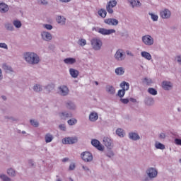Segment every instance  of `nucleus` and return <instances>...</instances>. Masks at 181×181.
Segmentation results:
<instances>
[{
	"label": "nucleus",
	"instance_id": "nucleus-40",
	"mask_svg": "<svg viewBox=\"0 0 181 181\" xmlns=\"http://www.w3.org/2000/svg\"><path fill=\"white\" fill-rule=\"evenodd\" d=\"M148 93H149V94L151 95H156L158 94V91L153 88H149L148 89Z\"/></svg>",
	"mask_w": 181,
	"mask_h": 181
},
{
	"label": "nucleus",
	"instance_id": "nucleus-55",
	"mask_svg": "<svg viewBox=\"0 0 181 181\" xmlns=\"http://www.w3.org/2000/svg\"><path fill=\"white\" fill-rule=\"evenodd\" d=\"M165 137L166 135L165 134V133H160L159 135V138H160L161 139H165Z\"/></svg>",
	"mask_w": 181,
	"mask_h": 181
},
{
	"label": "nucleus",
	"instance_id": "nucleus-3",
	"mask_svg": "<svg viewBox=\"0 0 181 181\" xmlns=\"http://www.w3.org/2000/svg\"><path fill=\"white\" fill-rule=\"evenodd\" d=\"M90 45L93 50H101V47H103V41L100 38L95 37L90 40Z\"/></svg>",
	"mask_w": 181,
	"mask_h": 181
},
{
	"label": "nucleus",
	"instance_id": "nucleus-19",
	"mask_svg": "<svg viewBox=\"0 0 181 181\" xmlns=\"http://www.w3.org/2000/svg\"><path fill=\"white\" fill-rule=\"evenodd\" d=\"M128 2L133 8H139L142 6V4L139 0H128Z\"/></svg>",
	"mask_w": 181,
	"mask_h": 181
},
{
	"label": "nucleus",
	"instance_id": "nucleus-4",
	"mask_svg": "<svg viewBox=\"0 0 181 181\" xmlns=\"http://www.w3.org/2000/svg\"><path fill=\"white\" fill-rule=\"evenodd\" d=\"M141 42L145 46H153L155 40L151 35L147 34L141 37Z\"/></svg>",
	"mask_w": 181,
	"mask_h": 181
},
{
	"label": "nucleus",
	"instance_id": "nucleus-20",
	"mask_svg": "<svg viewBox=\"0 0 181 181\" xmlns=\"http://www.w3.org/2000/svg\"><path fill=\"white\" fill-rule=\"evenodd\" d=\"M97 119H98V113H97V112H91L89 114V121H90V122H95Z\"/></svg>",
	"mask_w": 181,
	"mask_h": 181
},
{
	"label": "nucleus",
	"instance_id": "nucleus-52",
	"mask_svg": "<svg viewBox=\"0 0 181 181\" xmlns=\"http://www.w3.org/2000/svg\"><path fill=\"white\" fill-rule=\"evenodd\" d=\"M175 145H178L181 146V139H175L174 141Z\"/></svg>",
	"mask_w": 181,
	"mask_h": 181
},
{
	"label": "nucleus",
	"instance_id": "nucleus-38",
	"mask_svg": "<svg viewBox=\"0 0 181 181\" xmlns=\"http://www.w3.org/2000/svg\"><path fill=\"white\" fill-rule=\"evenodd\" d=\"M0 179L2 181H11V178L4 173L0 174Z\"/></svg>",
	"mask_w": 181,
	"mask_h": 181
},
{
	"label": "nucleus",
	"instance_id": "nucleus-11",
	"mask_svg": "<svg viewBox=\"0 0 181 181\" xmlns=\"http://www.w3.org/2000/svg\"><path fill=\"white\" fill-rule=\"evenodd\" d=\"M161 87L165 91H169L173 88V83L169 81H164L161 83Z\"/></svg>",
	"mask_w": 181,
	"mask_h": 181
},
{
	"label": "nucleus",
	"instance_id": "nucleus-17",
	"mask_svg": "<svg viewBox=\"0 0 181 181\" xmlns=\"http://www.w3.org/2000/svg\"><path fill=\"white\" fill-rule=\"evenodd\" d=\"M105 23L110 26H117L118 25V20L115 18H107L105 19Z\"/></svg>",
	"mask_w": 181,
	"mask_h": 181
},
{
	"label": "nucleus",
	"instance_id": "nucleus-28",
	"mask_svg": "<svg viewBox=\"0 0 181 181\" xmlns=\"http://www.w3.org/2000/svg\"><path fill=\"white\" fill-rule=\"evenodd\" d=\"M33 91L35 93H40L43 90V87L40 84H35L33 88Z\"/></svg>",
	"mask_w": 181,
	"mask_h": 181
},
{
	"label": "nucleus",
	"instance_id": "nucleus-43",
	"mask_svg": "<svg viewBox=\"0 0 181 181\" xmlns=\"http://www.w3.org/2000/svg\"><path fill=\"white\" fill-rule=\"evenodd\" d=\"M117 95L118 97H119V98H122V97H124V95H125V90L120 89L118 90L117 92Z\"/></svg>",
	"mask_w": 181,
	"mask_h": 181
},
{
	"label": "nucleus",
	"instance_id": "nucleus-48",
	"mask_svg": "<svg viewBox=\"0 0 181 181\" xmlns=\"http://www.w3.org/2000/svg\"><path fill=\"white\" fill-rule=\"evenodd\" d=\"M0 49H5L6 50H8V45H6L5 42H1Z\"/></svg>",
	"mask_w": 181,
	"mask_h": 181
},
{
	"label": "nucleus",
	"instance_id": "nucleus-42",
	"mask_svg": "<svg viewBox=\"0 0 181 181\" xmlns=\"http://www.w3.org/2000/svg\"><path fill=\"white\" fill-rule=\"evenodd\" d=\"M68 124L69 125L73 126V125H76V124H77V120L76 119V118H71L69 120H68Z\"/></svg>",
	"mask_w": 181,
	"mask_h": 181
},
{
	"label": "nucleus",
	"instance_id": "nucleus-27",
	"mask_svg": "<svg viewBox=\"0 0 181 181\" xmlns=\"http://www.w3.org/2000/svg\"><path fill=\"white\" fill-rule=\"evenodd\" d=\"M120 87L122 88V90L128 91V90H129V83L123 81L120 83Z\"/></svg>",
	"mask_w": 181,
	"mask_h": 181
},
{
	"label": "nucleus",
	"instance_id": "nucleus-29",
	"mask_svg": "<svg viewBox=\"0 0 181 181\" xmlns=\"http://www.w3.org/2000/svg\"><path fill=\"white\" fill-rule=\"evenodd\" d=\"M154 146L156 149H160V151H163L165 148V145L159 141H156Z\"/></svg>",
	"mask_w": 181,
	"mask_h": 181
},
{
	"label": "nucleus",
	"instance_id": "nucleus-45",
	"mask_svg": "<svg viewBox=\"0 0 181 181\" xmlns=\"http://www.w3.org/2000/svg\"><path fill=\"white\" fill-rule=\"evenodd\" d=\"M79 46H86L87 45V41L84 39H81L78 40Z\"/></svg>",
	"mask_w": 181,
	"mask_h": 181
},
{
	"label": "nucleus",
	"instance_id": "nucleus-56",
	"mask_svg": "<svg viewBox=\"0 0 181 181\" xmlns=\"http://www.w3.org/2000/svg\"><path fill=\"white\" fill-rule=\"evenodd\" d=\"M59 1L62 4H69V2H71V0H59Z\"/></svg>",
	"mask_w": 181,
	"mask_h": 181
},
{
	"label": "nucleus",
	"instance_id": "nucleus-54",
	"mask_svg": "<svg viewBox=\"0 0 181 181\" xmlns=\"http://www.w3.org/2000/svg\"><path fill=\"white\" fill-rule=\"evenodd\" d=\"M107 156H108V158H112V156H114V152H112L111 151L107 152Z\"/></svg>",
	"mask_w": 181,
	"mask_h": 181
},
{
	"label": "nucleus",
	"instance_id": "nucleus-1",
	"mask_svg": "<svg viewBox=\"0 0 181 181\" xmlns=\"http://www.w3.org/2000/svg\"><path fill=\"white\" fill-rule=\"evenodd\" d=\"M23 59L25 63L31 66H36L40 63V57L35 52H25L23 54Z\"/></svg>",
	"mask_w": 181,
	"mask_h": 181
},
{
	"label": "nucleus",
	"instance_id": "nucleus-46",
	"mask_svg": "<svg viewBox=\"0 0 181 181\" xmlns=\"http://www.w3.org/2000/svg\"><path fill=\"white\" fill-rule=\"evenodd\" d=\"M143 82H144L145 84H148V86H149V84H152V83H153L152 79L148 78H145L143 80Z\"/></svg>",
	"mask_w": 181,
	"mask_h": 181
},
{
	"label": "nucleus",
	"instance_id": "nucleus-23",
	"mask_svg": "<svg viewBox=\"0 0 181 181\" xmlns=\"http://www.w3.org/2000/svg\"><path fill=\"white\" fill-rule=\"evenodd\" d=\"M141 56L143 57V59H145L146 60H148V62L152 60V55L151 53L146 52V51H142L141 52Z\"/></svg>",
	"mask_w": 181,
	"mask_h": 181
},
{
	"label": "nucleus",
	"instance_id": "nucleus-13",
	"mask_svg": "<svg viewBox=\"0 0 181 181\" xmlns=\"http://www.w3.org/2000/svg\"><path fill=\"white\" fill-rule=\"evenodd\" d=\"M41 37L42 40H45V42H50L52 39V34L47 31H42Z\"/></svg>",
	"mask_w": 181,
	"mask_h": 181
},
{
	"label": "nucleus",
	"instance_id": "nucleus-35",
	"mask_svg": "<svg viewBox=\"0 0 181 181\" xmlns=\"http://www.w3.org/2000/svg\"><path fill=\"white\" fill-rule=\"evenodd\" d=\"M13 25L16 28V29H21V28H22V22L19 20H14L13 21Z\"/></svg>",
	"mask_w": 181,
	"mask_h": 181
},
{
	"label": "nucleus",
	"instance_id": "nucleus-34",
	"mask_svg": "<svg viewBox=\"0 0 181 181\" xmlns=\"http://www.w3.org/2000/svg\"><path fill=\"white\" fill-rule=\"evenodd\" d=\"M7 174L8 176H11V177H15V176H16V171L13 168H8L7 170Z\"/></svg>",
	"mask_w": 181,
	"mask_h": 181
},
{
	"label": "nucleus",
	"instance_id": "nucleus-31",
	"mask_svg": "<svg viewBox=\"0 0 181 181\" xmlns=\"http://www.w3.org/2000/svg\"><path fill=\"white\" fill-rule=\"evenodd\" d=\"M76 62L75 58H66L64 59V63H65V64H74Z\"/></svg>",
	"mask_w": 181,
	"mask_h": 181
},
{
	"label": "nucleus",
	"instance_id": "nucleus-7",
	"mask_svg": "<svg viewBox=\"0 0 181 181\" xmlns=\"http://www.w3.org/2000/svg\"><path fill=\"white\" fill-rule=\"evenodd\" d=\"M115 59H116V60H117L118 62H122V60H124L125 54L124 52V50L121 49H117L115 54Z\"/></svg>",
	"mask_w": 181,
	"mask_h": 181
},
{
	"label": "nucleus",
	"instance_id": "nucleus-57",
	"mask_svg": "<svg viewBox=\"0 0 181 181\" xmlns=\"http://www.w3.org/2000/svg\"><path fill=\"white\" fill-rule=\"evenodd\" d=\"M82 169H83V170L85 172H88L90 170V169L88 168V167L86 166V165H82Z\"/></svg>",
	"mask_w": 181,
	"mask_h": 181
},
{
	"label": "nucleus",
	"instance_id": "nucleus-5",
	"mask_svg": "<svg viewBox=\"0 0 181 181\" xmlns=\"http://www.w3.org/2000/svg\"><path fill=\"white\" fill-rule=\"evenodd\" d=\"M172 12L168 8H163L160 11V17L161 19H170Z\"/></svg>",
	"mask_w": 181,
	"mask_h": 181
},
{
	"label": "nucleus",
	"instance_id": "nucleus-12",
	"mask_svg": "<svg viewBox=\"0 0 181 181\" xmlns=\"http://www.w3.org/2000/svg\"><path fill=\"white\" fill-rule=\"evenodd\" d=\"M146 174L150 177V179H155L158 176V170L154 168H149L146 170Z\"/></svg>",
	"mask_w": 181,
	"mask_h": 181
},
{
	"label": "nucleus",
	"instance_id": "nucleus-49",
	"mask_svg": "<svg viewBox=\"0 0 181 181\" xmlns=\"http://www.w3.org/2000/svg\"><path fill=\"white\" fill-rule=\"evenodd\" d=\"M175 60H176L177 63H178V64H180L181 65V55L179 54V55H177L175 57Z\"/></svg>",
	"mask_w": 181,
	"mask_h": 181
},
{
	"label": "nucleus",
	"instance_id": "nucleus-60",
	"mask_svg": "<svg viewBox=\"0 0 181 181\" xmlns=\"http://www.w3.org/2000/svg\"><path fill=\"white\" fill-rule=\"evenodd\" d=\"M129 101H131L132 103H136V99L134 98H130Z\"/></svg>",
	"mask_w": 181,
	"mask_h": 181
},
{
	"label": "nucleus",
	"instance_id": "nucleus-24",
	"mask_svg": "<svg viewBox=\"0 0 181 181\" xmlns=\"http://www.w3.org/2000/svg\"><path fill=\"white\" fill-rule=\"evenodd\" d=\"M9 11V7L5 3H0L1 13H6Z\"/></svg>",
	"mask_w": 181,
	"mask_h": 181
},
{
	"label": "nucleus",
	"instance_id": "nucleus-50",
	"mask_svg": "<svg viewBox=\"0 0 181 181\" xmlns=\"http://www.w3.org/2000/svg\"><path fill=\"white\" fill-rule=\"evenodd\" d=\"M69 170H74V169H76V163H71L70 165H69Z\"/></svg>",
	"mask_w": 181,
	"mask_h": 181
},
{
	"label": "nucleus",
	"instance_id": "nucleus-62",
	"mask_svg": "<svg viewBox=\"0 0 181 181\" xmlns=\"http://www.w3.org/2000/svg\"><path fill=\"white\" fill-rule=\"evenodd\" d=\"M69 161V158H64L62 159V162H68Z\"/></svg>",
	"mask_w": 181,
	"mask_h": 181
},
{
	"label": "nucleus",
	"instance_id": "nucleus-32",
	"mask_svg": "<svg viewBox=\"0 0 181 181\" xmlns=\"http://www.w3.org/2000/svg\"><path fill=\"white\" fill-rule=\"evenodd\" d=\"M115 73L117 76H122L124 75V73H125V69L122 67H118L115 69Z\"/></svg>",
	"mask_w": 181,
	"mask_h": 181
},
{
	"label": "nucleus",
	"instance_id": "nucleus-10",
	"mask_svg": "<svg viewBox=\"0 0 181 181\" xmlns=\"http://www.w3.org/2000/svg\"><path fill=\"white\" fill-rule=\"evenodd\" d=\"M103 144L107 149H112L114 148V143L112 142V140L111 139V137H104L103 138Z\"/></svg>",
	"mask_w": 181,
	"mask_h": 181
},
{
	"label": "nucleus",
	"instance_id": "nucleus-44",
	"mask_svg": "<svg viewBox=\"0 0 181 181\" xmlns=\"http://www.w3.org/2000/svg\"><path fill=\"white\" fill-rule=\"evenodd\" d=\"M42 28L47 29V30H52V29H53V25L50 24H43Z\"/></svg>",
	"mask_w": 181,
	"mask_h": 181
},
{
	"label": "nucleus",
	"instance_id": "nucleus-51",
	"mask_svg": "<svg viewBox=\"0 0 181 181\" xmlns=\"http://www.w3.org/2000/svg\"><path fill=\"white\" fill-rule=\"evenodd\" d=\"M121 103L123 104H128L129 103V100L128 98H121L120 99Z\"/></svg>",
	"mask_w": 181,
	"mask_h": 181
},
{
	"label": "nucleus",
	"instance_id": "nucleus-47",
	"mask_svg": "<svg viewBox=\"0 0 181 181\" xmlns=\"http://www.w3.org/2000/svg\"><path fill=\"white\" fill-rule=\"evenodd\" d=\"M30 124L33 125V127H39V122L35 119H31L30 120Z\"/></svg>",
	"mask_w": 181,
	"mask_h": 181
},
{
	"label": "nucleus",
	"instance_id": "nucleus-41",
	"mask_svg": "<svg viewBox=\"0 0 181 181\" xmlns=\"http://www.w3.org/2000/svg\"><path fill=\"white\" fill-rule=\"evenodd\" d=\"M5 28L7 30H10V32H13V30H15V28L11 23L6 24Z\"/></svg>",
	"mask_w": 181,
	"mask_h": 181
},
{
	"label": "nucleus",
	"instance_id": "nucleus-14",
	"mask_svg": "<svg viewBox=\"0 0 181 181\" xmlns=\"http://www.w3.org/2000/svg\"><path fill=\"white\" fill-rule=\"evenodd\" d=\"M91 145H93V146L96 148V149H98V151H104V146H103L100 141L97 139H92Z\"/></svg>",
	"mask_w": 181,
	"mask_h": 181
},
{
	"label": "nucleus",
	"instance_id": "nucleus-26",
	"mask_svg": "<svg viewBox=\"0 0 181 181\" xmlns=\"http://www.w3.org/2000/svg\"><path fill=\"white\" fill-rule=\"evenodd\" d=\"M56 21L59 25H66V18L62 16H57L56 18Z\"/></svg>",
	"mask_w": 181,
	"mask_h": 181
},
{
	"label": "nucleus",
	"instance_id": "nucleus-18",
	"mask_svg": "<svg viewBox=\"0 0 181 181\" xmlns=\"http://www.w3.org/2000/svg\"><path fill=\"white\" fill-rule=\"evenodd\" d=\"M129 139H132V141H139L141 139V136H139V134L135 132H132L129 133Z\"/></svg>",
	"mask_w": 181,
	"mask_h": 181
},
{
	"label": "nucleus",
	"instance_id": "nucleus-15",
	"mask_svg": "<svg viewBox=\"0 0 181 181\" xmlns=\"http://www.w3.org/2000/svg\"><path fill=\"white\" fill-rule=\"evenodd\" d=\"M58 117L60 119H67V118H71L73 114L70 112H61L58 114Z\"/></svg>",
	"mask_w": 181,
	"mask_h": 181
},
{
	"label": "nucleus",
	"instance_id": "nucleus-61",
	"mask_svg": "<svg viewBox=\"0 0 181 181\" xmlns=\"http://www.w3.org/2000/svg\"><path fill=\"white\" fill-rule=\"evenodd\" d=\"M127 56H134V54H132V52H131L129 51H127Z\"/></svg>",
	"mask_w": 181,
	"mask_h": 181
},
{
	"label": "nucleus",
	"instance_id": "nucleus-30",
	"mask_svg": "<svg viewBox=\"0 0 181 181\" xmlns=\"http://www.w3.org/2000/svg\"><path fill=\"white\" fill-rule=\"evenodd\" d=\"M116 135H118L119 138H124L125 136V131L121 128L116 129Z\"/></svg>",
	"mask_w": 181,
	"mask_h": 181
},
{
	"label": "nucleus",
	"instance_id": "nucleus-64",
	"mask_svg": "<svg viewBox=\"0 0 181 181\" xmlns=\"http://www.w3.org/2000/svg\"><path fill=\"white\" fill-rule=\"evenodd\" d=\"M57 181H62V180H60V179H58Z\"/></svg>",
	"mask_w": 181,
	"mask_h": 181
},
{
	"label": "nucleus",
	"instance_id": "nucleus-33",
	"mask_svg": "<svg viewBox=\"0 0 181 181\" xmlns=\"http://www.w3.org/2000/svg\"><path fill=\"white\" fill-rule=\"evenodd\" d=\"M46 144H50L53 141V136L50 133H47L45 136Z\"/></svg>",
	"mask_w": 181,
	"mask_h": 181
},
{
	"label": "nucleus",
	"instance_id": "nucleus-53",
	"mask_svg": "<svg viewBox=\"0 0 181 181\" xmlns=\"http://www.w3.org/2000/svg\"><path fill=\"white\" fill-rule=\"evenodd\" d=\"M59 129L61 131H66V124H60L59 125Z\"/></svg>",
	"mask_w": 181,
	"mask_h": 181
},
{
	"label": "nucleus",
	"instance_id": "nucleus-37",
	"mask_svg": "<svg viewBox=\"0 0 181 181\" xmlns=\"http://www.w3.org/2000/svg\"><path fill=\"white\" fill-rule=\"evenodd\" d=\"M66 108H68V110H76V105L72 102H68L66 103Z\"/></svg>",
	"mask_w": 181,
	"mask_h": 181
},
{
	"label": "nucleus",
	"instance_id": "nucleus-2",
	"mask_svg": "<svg viewBox=\"0 0 181 181\" xmlns=\"http://www.w3.org/2000/svg\"><path fill=\"white\" fill-rule=\"evenodd\" d=\"M92 30H95V32H98V33H100L103 36H109V35H112V33H115V29L101 28L98 27H93L92 28Z\"/></svg>",
	"mask_w": 181,
	"mask_h": 181
},
{
	"label": "nucleus",
	"instance_id": "nucleus-25",
	"mask_svg": "<svg viewBox=\"0 0 181 181\" xmlns=\"http://www.w3.org/2000/svg\"><path fill=\"white\" fill-rule=\"evenodd\" d=\"M105 90L108 94L114 95L115 94V88L112 85H107Z\"/></svg>",
	"mask_w": 181,
	"mask_h": 181
},
{
	"label": "nucleus",
	"instance_id": "nucleus-22",
	"mask_svg": "<svg viewBox=\"0 0 181 181\" xmlns=\"http://www.w3.org/2000/svg\"><path fill=\"white\" fill-rule=\"evenodd\" d=\"M69 74L73 78H77L78 77V74H80V72L77 69L70 68Z\"/></svg>",
	"mask_w": 181,
	"mask_h": 181
},
{
	"label": "nucleus",
	"instance_id": "nucleus-8",
	"mask_svg": "<svg viewBox=\"0 0 181 181\" xmlns=\"http://www.w3.org/2000/svg\"><path fill=\"white\" fill-rule=\"evenodd\" d=\"M77 137H66L62 139V144L64 145H73V144H77Z\"/></svg>",
	"mask_w": 181,
	"mask_h": 181
},
{
	"label": "nucleus",
	"instance_id": "nucleus-39",
	"mask_svg": "<svg viewBox=\"0 0 181 181\" xmlns=\"http://www.w3.org/2000/svg\"><path fill=\"white\" fill-rule=\"evenodd\" d=\"M98 13L100 16H101V18H105V16H107V11L105 9L99 10Z\"/></svg>",
	"mask_w": 181,
	"mask_h": 181
},
{
	"label": "nucleus",
	"instance_id": "nucleus-6",
	"mask_svg": "<svg viewBox=\"0 0 181 181\" xmlns=\"http://www.w3.org/2000/svg\"><path fill=\"white\" fill-rule=\"evenodd\" d=\"M81 158L84 162H91L93 159V154L88 151L81 153Z\"/></svg>",
	"mask_w": 181,
	"mask_h": 181
},
{
	"label": "nucleus",
	"instance_id": "nucleus-16",
	"mask_svg": "<svg viewBox=\"0 0 181 181\" xmlns=\"http://www.w3.org/2000/svg\"><path fill=\"white\" fill-rule=\"evenodd\" d=\"M58 93L61 95H67V94H69V88L64 85H62L58 88Z\"/></svg>",
	"mask_w": 181,
	"mask_h": 181
},
{
	"label": "nucleus",
	"instance_id": "nucleus-36",
	"mask_svg": "<svg viewBox=\"0 0 181 181\" xmlns=\"http://www.w3.org/2000/svg\"><path fill=\"white\" fill-rule=\"evenodd\" d=\"M148 15L151 16V18L153 22H158V19H159V16H158V14L148 13Z\"/></svg>",
	"mask_w": 181,
	"mask_h": 181
},
{
	"label": "nucleus",
	"instance_id": "nucleus-58",
	"mask_svg": "<svg viewBox=\"0 0 181 181\" xmlns=\"http://www.w3.org/2000/svg\"><path fill=\"white\" fill-rule=\"evenodd\" d=\"M39 2H40L42 5H47V0H40Z\"/></svg>",
	"mask_w": 181,
	"mask_h": 181
},
{
	"label": "nucleus",
	"instance_id": "nucleus-63",
	"mask_svg": "<svg viewBox=\"0 0 181 181\" xmlns=\"http://www.w3.org/2000/svg\"><path fill=\"white\" fill-rule=\"evenodd\" d=\"M8 118V119H13V117H7Z\"/></svg>",
	"mask_w": 181,
	"mask_h": 181
},
{
	"label": "nucleus",
	"instance_id": "nucleus-9",
	"mask_svg": "<svg viewBox=\"0 0 181 181\" xmlns=\"http://www.w3.org/2000/svg\"><path fill=\"white\" fill-rule=\"evenodd\" d=\"M115 6H117V1L115 0H110L109 2H107L106 9L108 13H114V10L112 8H115Z\"/></svg>",
	"mask_w": 181,
	"mask_h": 181
},
{
	"label": "nucleus",
	"instance_id": "nucleus-21",
	"mask_svg": "<svg viewBox=\"0 0 181 181\" xmlns=\"http://www.w3.org/2000/svg\"><path fill=\"white\" fill-rule=\"evenodd\" d=\"M1 68L6 73L12 74L13 73V69H12L11 66L8 65L7 64H3Z\"/></svg>",
	"mask_w": 181,
	"mask_h": 181
},
{
	"label": "nucleus",
	"instance_id": "nucleus-59",
	"mask_svg": "<svg viewBox=\"0 0 181 181\" xmlns=\"http://www.w3.org/2000/svg\"><path fill=\"white\" fill-rule=\"evenodd\" d=\"M4 80V74H2V69H0V81Z\"/></svg>",
	"mask_w": 181,
	"mask_h": 181
}]
</instances>
